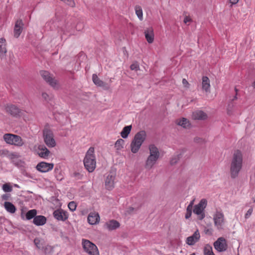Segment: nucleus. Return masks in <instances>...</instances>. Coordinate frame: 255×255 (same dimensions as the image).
<instances>
[{
    "instance_id": "obj_14",
    "label": "nucleus",
    "mask_w": 255,
    "mask_h": 255,
    "mask_svg": "<svg viewBox=\"0 0 255 255\" xmlns=\"http://www.w3.org/2000/svg\"><path fill=\"white\" fill-rule=\"evenodd\" d=\"M100 216L97 212L90 213L88 217V223L91 225H96L100 221Z\"/></svg>"
},
{
    "instance_id": "obj_15",
    "label": "nucleus",
    "mask_w": 255,
    "mask_h": 255,
    "mask_svg": "<svg viewBox=\"0 0 255 255\" xmlns=\"http://www.w3.org/2000/svg\"><path fill=\"white\" fill-rule=\"evenodd\" d=\"M200 235L198 230L195 232L193 235L188 237L186 239V243L190 246L194 245L200 239Z\"/></svg>"
},
{
    "instance_id": "obj_20",
    "label": "nucleus",
    "mask_w": 255,
    "mask_h": 255,
    "mask_svg": "<svg viewBox=\"0 0 255 255\" xmlns=\"http://www.w3.org/2000/svg\"><path fill=\"white\" fill-rule=\"evenodd\" d=\"M92 80L93 83L97 86L103 87L105 89H108L109 87L107 86L105 82L101 80L97 74H94L92 75Z\"/></svg>"
},
{
    "instance_id": "obj_24",
    "label": "nucleus",
    "mask_w": 255,
    "mask_h": 255,
    "mask_svg": "<svg viewBox=\"0 0 255 255\" xmlns=\"http://www.w3.org/2000/svg\"><path fill=\"white\" fill-rule=\"evenodd\" d=\"M46 218L42 215L35 216L33 221V223L36 226H43L46 223Z\"/></svg>"
},
{
    "instance_id": "obj_12",
    "label": "nucleus",
    "mask_w": 255,
    "mask_h": 255,
    "mask_svg": "<svg viewBox=\"0 0 255 255\" xmlns=\"http://www.w3.org/2000/svg\"><path fill=\"white\" fill-rule=\"evenodd\" d=\"M36 152L40 157L44 159L48 158L50 154V151L44 145H39Z\"/></svg>"
},
{
    "instance_id": "obj_9",
    "label": "nucleus",
    "mask_w": 255,
    "mask_h": 255,
    "mask_svg": "<svg viewBox=\"0 0 255 255\" xmlns=\"http://www.w3.org/2000/svg\"><path fill=\"white\" fill-rule=\"evenodd\" d=\"M53 167V163L40 162L37 164L36 169L40 172L44 173L52 170Z\"/></svg>"
},
{
    "instance_id": "obj_13",
    "label": "nucleus",
    "mask_w": 255,
    "mask_h": 255,
    "mask_svg": "<svg viewBox=\"0 0 255 255\" xmlns=\"http://www.w3.org/2000/svg\"><path fill=\"white\" fill-rule=\"evenodd\" d=\"M23 26V23L21 19H18L15 22L14 28V36L15 37L18 38L20 36L22 31Z\"/></svg>"
},
{
    "instance_id": "obj_3",
    "label": "nucleus",
    "mask_w": 255,
    "mask_h": 255,
    "mask_svg": "<svg viewBox=\"0 0 255 255\" xmlns=\"http://www.w3.org/2000/svg\"><path fill=\"white\" fill-rule=\"evenodd\" d=\"M94 152V148L90 147L87 151L84 159V166L89 172H92L96 168V161Z\"/></svg>"
},
{
    "instance_id": "obj_39",
    "label": "nucleus",
    "mask_w": 255,
    "mask_h": 255,
    "mask_svg": "<svg viewBox=\"0 0 255 255\" xmlns=\"http://www.w3.org/2000/svg\"><path fill=\"white\" fill-rule=\"evenodd\" d=\"M130 68L131 70L138 71L139 70V64L137 62H135L130 65Z\"/></svg>"
},
{
    "instance_id": "obj_22",
    "label": "nucleus",
    "mask_w": 255,
    "mask_h": 255,
    "mask_svg": "<svg viewBox=\"0 0 255 255\" xmlns=\"http://www.w3.org/2000/svg\"><path fill=\"white\" fill-rule=\"evenodd\" d=\"M6 40L4 38L0 39V58L1 59L4 58L7 52L6 48Z\"/></svg>"
},
{
    "instance_id": "obj_45",
    "label": "nucleus",
    "mask_w": 255,
    "mask_h": 255,
    "mask_svg": "<svg viewBox=\"0 0 255 255\" xmlns=\"http://www.w3.org/2000/svg\"><path fill=\"white\" fill-rule=\"evenodd\" d=\"M253 211V210L252 208L249 209L245 215L246 218H248L249 216H250L252 214Z\"/></svg>"
},
{
    "instance_id": "obj_2",
    "label": "nucleus",
    "mask_w": 255,
    "mask_h": 255,
    "mask_svg": "<svg viewBox=\"0 0 255 255\" xmlns=\"http://www.w3.org/2000/svg\"><path fill=\"white\" fill-rule=\"evenodd\" d=\"M146 137V133L144 130H141L135 134L130 144L132 153H136L139 151Z\"/></svg>"
},
{
    "instance_id": "obj_46",
    "label": "nucleus",
    "mask_w": 255,
    "mask_h": 255,
    "mask_svg": "<svg viewBox=\"0 0 255 255\" xmlns=\"http://www.w3.org/2000/svg\"><path fill=\"white\" fill-rule=\"evenodd\" d=\"M195 199H193L191 202L190 203H189V204L188 205V206L187 207V208H189V209H192L193 208V205H194V202H195Z\"/></svg>"
},
{
    "instance_id": "obj_43",
    "label": "nucleus",
    "mask_w": 255,
    "mask_h": 255,
    "mask_svg": "<svg viewBox=\"0 0 255 255\" xmlns=\"http://www.w3.org/2000/svg\"><path fill=\"white\" fill-rule=\"evenodd\" d=\"M182 84L184 87L187 88H189L190 84H189L188 82L185 79H183Z\"/></svg>"
},
{
    "instance_id": "obj_35",
    "label": "nucleus",
    "mask_w": 255,
    "mask_h": 255,
    "mask_svg": "<svg viewBox=\"0 0 255 255\" xmlns=\"http://www.w3.org/2000/svg\"><path fill=\"white\" fill-rule=\"evenodd\" d=\"M37 211L35 209H32L28 211L26 214V219L28 220H31L36 216Z\"/></svg>"
},
{
    "instance_id": "obj_8",
    "label": "nucleus",
    "mask_w": 255,
    "mask_h": 255,
    "mask_svg": "<svg viewBox=\"0 0 255 255\" xmlns=\"http://www.w3.org/2000/svg\"><path fill=\"white\" fill-rule=\"evenodd\" d=\"M40 75L42 78L48 83L51 87L54 89H58L59 87L58 83L56 79L53 77L50 73L46 71H41Z\"/></svg>"
},
{
    "instance_id": "obj_25",
    "label": "nucleus",
    "mask_w": 255,
    "mask_h": 255,
    "mask_svg": "<svg viewBox=\"0 0 255 255\" xmlns=\"http://www.w3.org/2000/svg\"><path fill=\"white\" fill-rule=\"evenodd\" d=\"M148 149L149 152V155L154 156L157 158H159L160 152L158 148L153 144H150L148 146Z\"/></svg>"
},
{
    "instance_id": "obj_38",
    "label": "nucleus",
    "mask_w": 255,
    "mask_h": 255,
    "mask_svg": "<svg viewBox=\"0 0 255 255\" xmlns=\"http://www.w3.org/2000/svg\"><path fill=\"white\" fill-rule=\"evenodd\" d=\"M68 208L71 211L76 210L77 204L74 201H71L68 204Z\"/></svg>"
},
{
    "instance_id": "obj_21",
    "label": "nucleus",
    "mask_w": 255,
    "mask_h": 255,
    "mask_svg": "<svg viewBox=\"0 0 255 255\" xmlns=\"http://www.w3.org/2000/svg\"><path fill=\"white\" fill-rule=\"evenodd\" d=\"M120 226V224L119 222L115 220H111L105 224L106 228L109 231L116 230Z\"/></svg>"
},
{
    "instance_id": "obj_34",
    "label": "nucleus",
    "mask_w": 255,
    "mask_h": 255,
    "mask_svg": "<svg viewBox=\"0 0 255 255\" xmlns=\"http://www.w3.org/2000/svg\"><path fill=\"white\" fill-rule=\"evenodd\" d=\"M203 251L204 255H215L212 246L209 244H206L205 246Z\"/></svg>"
},
{
    "instance_id": "obj_7",
    "label": "nucleus",
    "mask_w": 255,
    "mask_h": 255,
    "mask_svg": "<svg viewBox=\"0 0 255 255\" xmlns=\"http://www.w3.org/2000/svg\"><path fill=\"white\" fill-rule=\"evenodd\" d=\"M43 138L45 143L49 147H53L56 145L53 132L49 129L45 128L43 131Z\"/></svg>"
},
{
    "instance_id": "obj_32",
    "label": "nucleus",
    "mask_w": 255,
    "mask_h": 255,
    "mask_svg": "<svg viewBox=\"0 0 255 255\" xmlns=\"http://www.w3.org/2000/svg\"><path fill=\"white\" fill-rule=\"evenodd\" d=\"M124 144L125 141L122 138H120L116 141L115 144V148H116L117 152L121 150L124 148Z\"/></svg>"
},
{
    "instance_id": "obj_49",
    "label": "nucleus",
    "mask_w": 255,
    "mask_h": 255,
    "mask_svg": "<svg viewBox=\"0 0 255 255\" xmlns=\"http://www.w3.org/2000/svg\"><path fill=\"white\" fill-rule=\"evenodd\" d=\"M227 247V245L226 243H225V240L224 239V251H225L226 250Z\"/></svg>"
},
{
    "instance_id": "obj_37",
    "label": "nucleus",
    "mask_w": 255,
    "mask_h": 255,
    "mask_svg": "<svg viewBox=\"0 0 255 255\" xmlns=\"http://www.w3.org/2000/svg\"><path fill=\"white\" fill-rule=\"evenodd\" d=\"M42 98L47 102H49L52 100L53 97L52 96L48 95L47 93L45 92H43L42 93Z\"/></svg>"
},
{
    "instance_id": "obj_30",
    "label": "nucleus",
    "mask_w": 255,
    "mask_h": 255,
    "mask_svg": "<svg viewBox=\"0 0 255 255\" xmlns=\"http://www.w3.org/2000/svg\"><path fill=\"white\" fill-rule=\"evenodd\" d=\"M4 207L6 210L10 213H14L15 212V207L14 206V205L9 202H4Z\"/></svg>"
},
{
    "instance_id": "obj_23",
    "label": "nucleus",
    "mask_w": 255,
    "mask_h": 255,
    "mask_svg": "<svg viewBox=\"0 0 255 255\" xmlns=\"http://www.w3.org/2000/svg\"><path fill=\"white\" fill-rule=\"evenodd\" d=\"M207 117V115L202 111H196L192 114V118L194 120H204Z\"/></svg>"
},
{
    "instance_id": "obj_28",
    "label": "nucleus",
    "mask_w": 255,
    "mask_h": 255,
    "mask_svg": "<svg viewBox=\"0 0 255 255\" xmlns=\"http://www.w3.org/2000/svg\"><path fill=\"white\" fill-rule=\"evenodd\" d=\"M176 123L177 125L185 128H188L190 126V123L189 121L187 119L184 118L177 120Z\"/></svg>"
},
{
    "instance_id": "obj_19",
    "label": "nucleus",
    "mask_w": 255,
    "mask_h": 255,
    "mask_svg": "<svg viewBox=\"0 0 255 255\" xmlns=\"http://www.w3.org/2000/svg\"><path fill=\"white\" fill-rule=\"evenodd\" d=\"M158 159L159 158L154 157V156H150L149 155L145 161V168L148 169H151L156 164Z\"/></svg>"
},
{
    "instance_id": "obj_36",
    "label": "nucleus",
    "mask_w": 255,
    "mask_h": 255,
    "mask_svg": "<svg viewBox=\"0 0 255 255\" xmlns=\"http://www.w3.org/2000/svg\"><path fill=\"white\" fill-rule=\"evenodd\" d=\"M34 244L37 248L39 249H43V242L40 239L36 238L34 239Z\"/></svg>"
},
{
    "instance_id": "obj_31",
    "label": "nucleus",
    "mask_w": 255,
    "mask_h": 255,
    "mask_svg": "<svg viewBox=\"0 0 255 255\" xmlns=\"http://www.w3.org/2000/svg\"><path fill=\"white\" fill-rule=\"evenodd\" d=\"M131 128V125L125 127L121 132V136L124 138H127L128 136V134H129Z\"/></svg>"
},
{
    "instance_id": "obj_44",
    "label": "nucleus",
    "mask_w": 255,
    "mask_h": 255,
    "mask_svg": "<svg viewBox=\"0 0 255 255\" xmlns=\"http://www.w3.org/2000/svg\"><path fill=\"white\" fill-rule=\"evenodd\" d=\"M235 92H236V94H235V95L234 96H233V97L232 99H231L230 100L232 102L234 101L237 100V98H237V95H238V90L236 88H235Z\"/></svg>"
},
{
    "instance_id": "obj_11",
    "label": "nucleus",
    "mask_w": 255,
    "mask_h": 255,
    "mask_svg": "<svg viewBox=\"0 0 255 255\" xmlns=\"http://www.w3.org/2000/svg\"><path fill=\"white\" fill-rule=\"evenodd\" d=\"M7 113L13 117H17L20 116L21 110L16 106L13 105H8L5 108Z\"/></svg>"
},
{
    "instance_id": "obj_27",
    "label": "nucleus",
    "mask_w": 255,
    "mask_h": 255,
    "mask_svg": "<svg viewBox=\"0 0 255 255\" xmlns=\"http://www.w3.org/2000/svg\"><path fill=\"white\" fill-rule=\"evenodd\" d=\"M202 88L206 92H209L210 89V80L207 76H203L202 81Z\"/></svg>"
},
{
    "instance_id": "obj_6",
    "label": "nucleus",
    "mask_w": 255,
    "mask_h": 255,
    "mask_svg": "<svg viewBox=\"0 0 255 255\" xmlns=\"http://www.w3.org/2000/svg\"><path fill=\"white\" fill-rule=\"evenodd\" d=\"M82 246L84 250L90 255H100L97 247L86 239L82 240Z\"/></svg>"
},
{
    "instance_id": "obj_51",
    "label": "nucleus",
    "mask_w": 255,
    "mask_h": 255,
    "mask_svg": "<svg viewBox=\"0 0 255 255\" xmlns=\"http://www.w3.org/2000/svg\"><path fill=\"white\" fill-rule=\"evenodd\" d=\"M10 156H11V157H15V154L14 153H11L10 154Z\"/></svg>"
},
{
    "instance_id": "obj_10",
    "label": "nucleus",
    "mask_w": 255,
    "mask_h": 255,
    "mask_svg": "<svg viewBox=\"0 0 255 255\" xmlns=\"http://www.w3.org/2000/svg\"><path fill=\"white\" fill-rule=\"evenodd\" d=\"M116 178V174L110 173L108 175L105 179V187L109 190H111L114 188L115 180Z\"/></svg>"
},
{
    "instance_id": "obj_50",
    "label": "nucleus",
    "mask_w": 255,
    "mask_h": 255,
    "mask_svg": "<svg viewBox=\"0 0 255 255\" xmlns=\"http://www.w3.org/2000/svg\"><path fill=\"white\" fill-rule=\"evenodd\" d=\"M227 113L228 115H231L232 114L231 112L230 111V110L229 109V108H228L227 109Z\"/></svg>"
},
{
    "instance_id": "obj_53",
    "label": "nucleus",
    "mask_w": 255,
    "mask_h": 255,
    "mask_svg": "<svg viewBox=\"0 0 255 255\" xmlns=\"http://www.w3.org/2000/svg\"><path fill=\"white\" fill-rule=\"evenodd\" d=\"M253 86L254 87H255V81L253 83Z\"/></svg>"
},
{
    "instance_id": "obj_47",
    "label": "nucleus",
    "mask_w": 255,
    "mask_h": 255,
    "mask_svg": "<svg viewBox=\"0 0 255 255\" xmlns=\"http://www.w3.org/2000/svg\"><path fill=\"white\" fill-rule=\"evenodd\" d=\"M239 0H230V2L232 4H235L238 2Z\"/></svg>"
},
{
    "instance_id": "obj_41",
    "label": "nucleus",
    "mask_w": 255,
    "mask_h": 255,
    "mask_svg": "<svg viewBox=\"0 0 255 255\" xmlns=\"http://www.w3.org/2000/svg\"><path fill=\"white\" fill-rule=\"evenodd\" d=\"M192 209L189 208H186V213L185 214V217L186 219L190 218L192 215Z\"/></svg>"
},
{
    "instance_id": "obj_18",
    "label": "nucleus",
    "mask_w": 255,
    "mask_h": 255,
    "mask_svg": "<svg viewBox=\"0 0 255 255\" xmlns=\"http://www.w3.org/2000/svg\"><path fill=\"white\" fill-rule=\"evenodd\" d=\"M145 37L149 43H152L154 41V31L152 27L147 28L144 31Z\"/></svg>"
},
{
    "instance_id": "obj_33",
    "label": "nucleus",
    "mask_w": 255,
    "mask_h": 255,
    "mask_svg": "<svg viewBox=\"0 0 255 255\" xmlns=\"http://www.w3.org/2000/svg\"><path fill=\"white\" fill-rule=\"evenodd\" d=\"M134 10L135 12V14L139 18L140 20H142L143 19V12L142 8L140 6L138 5H136L134 7Z\"/></svg>"
},
{
    "instance_id": "obj_4",
    "label": "nucleus",
    "mask_w": 255,
    "mask_h": 255,
    "mask_svg": "<svg viewBox=\"0 0 255 255\" xmlns=\"http://www.w3.org/2000/svg\"><path fill=\"white\" fill-rule=\"evenodd\" d=\"M3 140L8 144L17 147L22 146L24 141L21 136L12 133H5L3 135Z\"/></svg>"
},
{
    "instance_id": "obj_1",
    "label": "nucleus",
    "mask_w": 255,
    "mask_h": 255,
    "mask_svg": "<svg viewBox=\"0 0 255 255\" xmlns=\"http://www.w3.org/2000/svg\"><path fill=\"white\" fill-rule=\"evenodd\" d=\"M243 164V154L241 151H235L231 163L230 174L232 178L238 177Z\"/></svg>"
},
{
    "instance_id": "obj_48",
    "label": "nucleus",
    "mask_w": 255,
    "mask_h": 255,
    "mask_svg": "<svg viewBox=\"0 0 255 255\" xmlns=\"http://www.w3.org/2000/svg\"><path fill=\"white\" fill-rule=\"evenodd\" d=\"M133 210L134 209L132 207H129L128 210V212L129 213H131L133 211Z\"/></svg>"
},
{
    "instance_id": "obj_42",
    "label": "nucleus",
    "mask_w": 255,
    "mask_h": 255,
    "mask_svg": "<svg viewBox=\"0 0 255 255\" xmlns=\"http://www.w3.org/2000/svg\"><path fill=\"white\" fill-rule=\"evenodd\" d=\"M192 20L191 17L189 15H186L184 19V22L185 24L192 22Z\"/></svg>"
},
{
    "instance_id": "obj_52",
    "label": "nucleus",
    "mask_w": 255,
    "mask_h": 255,
    "mask_svg": "<svg viewBox=\"0 0 255 255\" xmlns=\"http://www.w3.org/2000/svg\"><path fill=\"white\" fill-rule=\"evenodd\" d=\"M230 107H231L232 108L233 107V105L232 104H231L229 105V108H230Z\"/></svg>"
},
{
    "instance_id": "obj_5",
    "label": "nucleus",
    "mask_w": 255,
    "mask_h": 255,
    "mask_svg": "<svg viewBox=\"0 0 255 255\" xmlns=\"http://www.w3.org/2000/svg\"><path fill=\"white\" fill-rule=\"evenodd\" d=\"M207 205V200L202 199L198 204L194 206L193 212L197 216V218L199 220H202L205 218V209Z\"/></svg>"
},
{
    "instance_id": "obj_29",
    "label": "nucleus",
    "mask_w": 255,
    "mask_h": 255,
    "mask_svg": "<svg viewBox=\"0 0 255 255\" xmlns=\"http://www.w3.org/2000/svg\"><path fill=\"white\" fill-rule=\"evenodd\" d=\"M214 247L218 252L223 251V237L219 238L214 243Z\"/></svg>"
},
{
    "instance_id": "obj_26",
    "label": "nucleus",
    "mask_w": 255,
    "mask_h": 255,
    "mask_svg": "<svg viewBox=\"0 0 255 255\" xmlns=\"http://www.w3.org/2000/svg\"><path fill=\"white\" fill-rule=\"evenodd\" d=\"M186 149H182L176 152V153L172 157L170 160V163L172 165L176 164L180 158L185 152Z\"/></svg>"
},
{
    "instance_id": "obj_17",
    "label": "nucleus",
    "mask_w": 255,
    "mask_h": 255,
    "mask_svg": "<svg viewBox=\"0 0 255 255\" xmlns=\"http://www.w3.org/2000/svg\"><path fill=\"white\" fill-rule=\"evenodd\" d=\"M53 216L55 219L59 221H65L68 218L66 213L62 210H55L53 213Z\"/></svg>"
},
{
    "instance_id": "obj_40",
    "label": "nucleus",
    "mask_w": 255,
    "mask_h": 255,
    "mask_svg": "<svg viewBox=\"0 0 255 255\" xmlns=\"http://www.w3.org/2000/svg\"><path fill=\"white\" fill-rule=\"evenodd\" d=\"M2 189L6 192H9L12 191V187L8 184H4L2 186Z\"/></svg>"
},
{
    "instance_id": "obj_16",
    "label": "nucleus",
    "mask_w": 255,
    "mask_h": 255,
    "mask_svg": "<svg viewBox=\"0 0 255 255\" xmlns=\"http://www.w3.org/2000/svg\"><path fill=\"white\" fill-rule=\"evenodd\" d=\"M215 225L218 229H222L223 223V215L221 213L217 212L214 217Z\"/></svg>"
}]
</instances>
